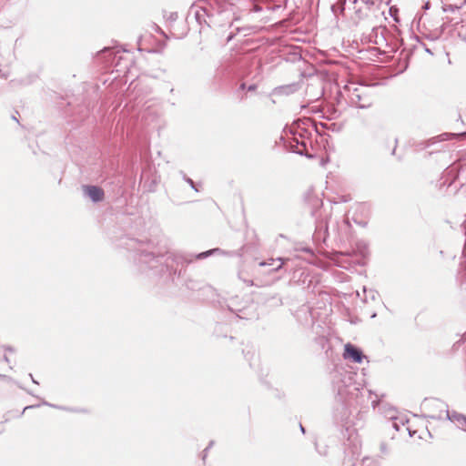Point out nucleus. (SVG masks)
I'll use <instances>...</instances> for the list:
<instances>
[{"instance_id":"nucleus-1","label":"nucleus","mask_w":466,"mask_h":466,"mask_svg":"<svg viewBox=\"0 0 466 466\" xmlns=\"http://www.w3.org/2000/svg\"><path fill=\"white\" fill-rule=\"evenodd\" d=\"M332 387L335 392L333 420L335 424L345 430L349 441L356 435V414L358 407L363 403V392L353 381L349 372H336L332 377Z\"/></svg>"},{"instance_id":"nucleus-2","label":"nucleus","mask_w":466,"mask_h":466,"mask_svg":"<svg viewBox=\"0 0 466 466\" xmlns=\"http://www.w3.org/2000/svg\"><path fill=\"white\" fill-rule=\"evenodd\" d=\"M157 274L165 283L170 280L175 286L179 288L185 286L190 290L203 289L198 281L186 278L187 268L184 264H157L150 268L148 275L149 277H157Z\"/></svg>"},{"instance_id":"nucleus-3","label":"nucleus","mask_w":466,"mask_h":466,"mask_svg":"<svg viewBox=\"0 0 466 466\" xmlns=\"http://www.w3.org/2000/svg\"><path fill=\"white\" fill-rule=\"evenodd\" d=\"M229 311L236 314L240 319L254 320L258 319V306L249 299H239L238 297L230 298L227 302Z\"/></svg>"},{"instance_id":"nucleus-4","label":"nucleus","mask_w":466,"mask_h":466,"mask_svg":"<svg viewBox=\"0 0 466 466\" xmlns=\"http://www.w3.org/2000/svg\"><path fill=\"white\" fill-rule=\"evenodd\" d=\"M168 256L167 260L171 259L172 262H193V260H202L206 259L212 255H220L225 258H233L235 252H228L224 251L219 248H211L207 251L196 253V254H187L182 252H168Z\"/></svg>"},{"instance_id":"nucleus-5","label":"nucleus","mask_w":466,"mask_h":466,"mask_svg":"<svg viewBox=\"0 0 466 466\" xmlns=\"http://www.w3.org/2000/svg\"><path fill=\"white\" fill-rule=\"evenodd\" d=\"M434 405L441 412L444 411V416L441 413L439 415H430L429 417L434 420L446 419L454 422L458 428L466 431V416L457 411H449L448 404L439 400H434Z\"/></svg>"},{"instance_id":"nucleus-6","label":"nucleus","mask_w":466,"mask_h":466,"mask_svg":"<svg viewBox=\"0 0 466 466\" xmlns=\"http://www.w3.org/2000/svg\"><path fill=\"white\" fill-rule=\"evenodd\" d=\"M290 133L293 135V138L290 141H285V147L294 153L306 156L304 149H306L307 145L304 138L309 135V131L305 128L298 127L294 132L290 130ZM309 157H310L309 156Z\"/></svg>"},{"instance_id":"nucleus-7","label":"nucleus","mask_w":466,"mask_h":466,"mask_svg":"<svg viewBox=\"0 0 466 466\" xmlns=\"http://www.w3.org/2000/svg\"><path fill=\"white\" fill-rule=\"evenodd\" d=\"M271 264H243V268L238 270V278L248 285H253V275L259 274L265 266H270Z\"/></svg>"},{"instance_id":"nucleus-8","label":"nucleus","mask_w":466,"mask_h":466,"mask_svg":"<svg viewBox=\"0 0 466 466\" xmlns=\"http://www.w3.org/2000/svg\"><path fill=\"white\" fill-rule=\"evenodd\" d=\"M364 87H355L350 95L351 105L358 108H368L372 105L371 98L364 93Z\"/></svg>"},{"instance_id":"nucleus-9","label":"nucleus","mask_w":466,"mask_h":466,"mask_svg":"<svg viewBox=\"0 0 466 466\" xmlns=\"http://www.w3.org/2000/svg\"><path fill=\"white\" fill-rule=\"evenodd\" d=\"M343 357L346 360H350L354 363H361L363 359L366 358L363 351L351 343H347L344 346Z\"/></svg>"},{"instance_id":"nucleus-10","label":"nucleus","mask_w":466,"mask_h":466,"mask_svg":"<svg viewBox=\"0 0 466 466\" xmlns=\"http://www.w3.org/2000/svg\"><path fill=\"white\" fill-rule=\"evenodd\" d=\"M83 193L86 197L89 198L94 203H99L105 198L104 189L95 185H83Z\"/></svg>"},{"instance_id":"nucleus-11","label":"nucleus","mask_w":466,"mask_h":466,"mask_svg":"<svg viewBox=\"0 0 466 466\" xmlns=\"http://www.w3.org/2000/svg\"><path fill=\"white\" fill-rule=\"evenodd\" d=\"M121 246L125 247L127 249L143 253L144 252V246H149L150 241L149 240H143V239H137L133 238H125L121 239Z\"/></svg>"},{"instance_id":"nucleus-12","label":"nucleus","mask_w":466,"mask_h":466,"mask_svg":"<svg viewBox=\"0 0 466 466\" xmlns=\"http://www.w3.org/2000/svg\"><path fill=\"white\" fill-rule=\"evenodd\" d=\"M190 12L194 13V17L199 25L207 24L208 25H209L207 21V18L212 17L213 13H210V10L208 8V6L194 5L191 7Z\"/></svg>"},{"instance_id":"nucleus-13","label":"nucleus","mask_w":466,"mask_h":466,"mask_svg":"<svg viewBox=\"0 0 466 466\" xmlns=\"http://www.w3.org/2000/svg\"><path fill=\"white\" fill-rule=\"evenodd\" d=\"M451 136H452V135L448 134V133H443L438 137H431V138L426 140L425 142H423L424 148H428V147L437 145L436 148H434L432 151H431L430 154H432L433 152L441 151L443 149V146L439 145V144L449 139V137Z\"/></svg>"},{"instance_id":"nucleus-14","label":"nucleus","mask_w":466,"mask_h":466,"mask_svg":"<svg viewBox=\"0 0 466 466\" xmlns=\"http://www.w3.org/2000/svg\"><path fill=\"white\" fill-rule=\"evenodd\" d=\"M204 3V5L208 6L213 15L224 12L228 6L227 0H205Z\"/></svg>"},{"instance_id":"nucleus-15","label":"nucleus","mask_w":466,"mask_h":466,"mask_svg":"<svg viewBox=\"0 0 466 466\" xmlns=\"http://www.w3.org/2000/svg\"><path fill=\"white\" fill-rule=\"evenodd\" d=\"M354 252L357 254V256L360 257V258H367L370 254L368 244L363 240L357 241L355 244Z\"/></svg>"},{"instance_id":"nucleus-16","label":"nucleus","mask_w":466,"mask_h":466,"mask_svg":"<svg viewBox=\"0 0 466 466\" xmlns=\"http://www.w3.org/2000/svg\"><path fill=\"white\" fill-rule=\"evenodd\" d=\"M389 416H390V419L392 420L391 421L392 428H394L397 431H399L400 430V426H404L405 423L408 422V420H406L404 418L397 417L393 413L389 414Z\"/></svg>"},{"instance_id":"nucleus-17","label":"nucleus","mask_w":466,"mask_h":466,"mask_svg":"<svg viewBox=\"0 0 466 466\" xmlns=\"http://www.w3.org/2000/svg\"><path fill=\"white\" fill-rule=\"evenodd\" d=\"M328 235V231H315L313 234V238L317 242H325Z\"/></svg>"},{"instance_id":"nucleus-18","label":"nucleus","mask_w":466,"mask_h":466,"mask_svg":"<svg viewBox=\"0 0 466 466\" xmlns=\"http://www.w3.org/2000/svg\"><path fill=\"white\" fill-rule=\"evenodd\" d=\"M180 174L182 175L183 179L190 186V187L194 189L196 192H198V189L196 187L195 182L190 177H188L183 171H181Z\"/></svg>"},{"instance_id":"nucleus-19","label":"nucleus","mask_w":466,"mask_h":466,"mask_svg":"<svg viewBox=\"0 0 466 466\" xmlns=\"http://www.w3.org/2000/svg\"><path fill=\"white\" fill-rule=\"evenodd\" d=\"M315 231H328L327 221H325V220L317 221Z\"/></svg>"},{"instance_id":"nucleus-20","label":"nucleus","mask_w":466,"mask_h":466,"mask_svg":"<svg viewBox=\"0 0 466 466\" xmlns=\"http://www.w3.org/2000/svg\"><path fill=\"white\" fill-rule=\"evenodd\" d=\"M352 220L355 224L360 226L361 228H366L368 225V221L366 219H359L356 215L352 217Z\"/></svg>"},{"instance_id":"nucleus-21","label":"nucleus","mask_w":466,"mask_h":466,"mask_svg":"<svg viewBox=\"0 0 466 466\" xmlns=\"http://www.w3.org/2000/svg\"><path fill=\"white\" fill-rule=\"evenodd\" d=\"M214 443H215L214 441H210L208 445V447L203 451L202 461H203L204 463L206 461V458L208 456V452L213 447Z\"/></svg>"},{"instance_id":"nucleus-22","label":"nucleus","mask_w":466,"mask_h":466,"mask_svg":"<svg viewBox=\"0 0 466 466\" xmlns=\"http://www.w3.org/2000/svg\"><path fill=\"white\" fill-rule=\"evenodd\" d=\"M363 461H359V460H356L355 461L351 462L350 461H345L344 462V466H362L363 464Z\"/></svg>"},{"instance_id":"nucleus-23","label":"nucleus","mask_w":466,"mask_h":466,"mask_svg":"<svg viewBox=\"0 0 466 466\" xmlns=\"http://www.w3.org/2000/svg\"><path fill=\"white\" fill-rule=\"evenodd\" d=\"M288 240L287 237L284 236L283 234H279L277 238H276V243L277 244H281L283 241H286Z\"/></svg>"},{"instance_id":"nucleus-24","label":"nucleus","mask_w":466,"mask_h":466,"mask_svg":"<svg viewBox=\"0 0 466 466\" xmlns=\"http://www.w3.org/2000/svg\"><path fill=\"white\" fill-rule=\"evenodd\" d=\"M257 88H258L257 84H251V85H249V86L247 87V90H248V92H253V91H255Z\"/></svg>"},{"instance_id":"nucleus-25","label":"nucleus","mask_w":466,"mask_h":466,"mask_svg":"<svg viewBox=\"0 0 466 466\" xmlns=\"http://www.w3.org/2000/svg\"><path fill=\"white\" fill-rule=\"evenodd\" d=\"M44 404L51 406V404H49V403H47V402H44ZM52 407H56V408H57V409L64 410H70V411H72V410H73L72 409L66 408V407H59V406H54V405H52Z\"/></svg>"},{"instance_id":"nucleus-26","label":"nucleus","mask_w":466,"mask_h":466,"mask_svg":"<svg viewBox=\"0 0 466 466\" xmlns=\"http://www.w3.org/2000/svg\"><path fill=\"white\" fill-rule=\"evenodd\" d=\"M277 260L279 262H281V263H284V262H288L289 260V258H278Z\"/></svg>"},{"instance_id":"nucleus-27","label":"nucleus","mask_w":466,"mask_h":466,"mask_svg":"<svg viewBox=\"0 0 466 466\" xmlns=\"http://www.w3.org/2000/svg\"><path fill=\"white\" fill-rule=\"evenodd\" d=\"M283 265L284 264H279V266L277 268H274L271 270L274 271V272H277V271H279L282 268Z\"/></svg>"},{"instance_id":"nucleus-28","label":"nucleus","mask_w":466,"mask_h":466,"mask_svg":"<svg viewBox=\"0 0 466 466\" xmlns=\"http://www.w3.org/2000/svg\"><path fill=\"white\" fill-rule=\"evenodd\" d=\"M5 350L8 351V352H14L15 351L14 349L12 347H10V346L5 347Z\"/></svg>"},{"instance_id":"nucleus-29","label":"nucleus","mask_w":466,"mask_h":466,"mask_svg":"<svg viewBox=\"0 0 466 466\" xmlns=\"http://www.w3.org/2000/svg\"><path fill=\"white\" fill-rule=\"evenodd\" d=\"M453 10H454V7L452 5H449L444 8V11H453Z\"/></svg>"},{"instance_id":"nucleus-30","label":"nucleus","mask_w":466,"mask_h":466,"mask_svg":"<svg viewBox=\"0 0 466 466\" xmlns=\"http://www.w3.org/2000/svg\"><path fill=\"white\" fill-rule=\"evenodd\" d=\"M247 87L248 86H246L245 83H241L240 86H239V89H241V90L247 89Z\"/></svg>"},{"instance_id":"nucleus-31","label":"nucleus","mask_w":466,"mask_h":466,"mask_svg":"<svg viewBox=\"0 0 466 466\" xmlns=\"http://www.w3.org/2000/svg\"><path fill=\"white\" fill-rule=\"evenodd\" d=\"M424 8H425V9H429V8H430V2H426V3L424 4Z\"/></svg>"},{"instance_id":"nucleus-32","label":"nucleus","mask_w":466,"mask_h":466,"mask_svg":"<svg viewBox=\"0 0 466 466\" xmlns=\"http://www.w3.org/2000/svg\"><path fill=\"white\" fill-rule=\"evenodd\" d=\"M396 144H397V139H395V147H394V148L392 149V153H391L392 155H394V154H395L396 147H397V146H396Z\"/></svg>"},{"instance_id":"nucleus-33","label":"nucleus","mask_w":466,"mask_h":466,"mask_svg":"<svg viewBox=\"0 0 466 466\" xmlns=\"http://www.w3.org/2000/svg\"><path fill=\"white\" fill-rule=\"evenodd\" d=\"M176 17H177V14L176 13L170 15V18L171 19H176Z\"/></svg>"},{"instance_id":"nucleus-34","label":"nucleus","mask_w":466,"mask_h":466,"mask_svg":"<svg viewBox=\"0 0 466 466\" xmlns=\"http://www.w3.org/2000/svg\"><path fill=\"white\" fill-rule=\"evenodd\" d=\"M29 376L31 377L32 379V381L35 384H38V382L35 380V379L33 378L32 374H29Z\"/></svg>"},{"instance_id":"nucleus-35","label":"nucleus","mask_w":466,"mask_h":466,"mask_svg":"<svg viewBox=\"0 0 466 466\" xmlns=\"http://www.w3.org/2000/svg\"><path fill=\"white\" fill-rule=\"evenodd\" d=\"M299 429L302 433H305V428L301 424L299 425Z\"/></svg>"},{"instance_id":"nucleus-36","label":"nucleus","mask_w":466,"mask_h":466,"mask_svg":"<svg viewBox=\"0 0 466 466\" xmlns=\"http://www.w3.org/2000/svg\"><path fill=\"white\" fill-rule=\"evenodd\" d=\"M4 360H5V361H6L7 363H9V362H10V360H9V359H8V357H7L6 355H5V356H4Z\"/></svg>"},{"instance_id":"nucleus-37","label":"nucleus","mask_w":466,"mask_h":466,"mask_svg":"<svg viewBox=\"0 0 466 466\" xmlns=\"http://www.w3.org/2000/svg\"><path fill=\"white\" fill-rule=\"evenodd\" d=\"M204 289H205L206 290H208V291H211V287H209V286H207V287H205Z\"/></svg>"},{"instance_id":"nucleus-38","label":"nucleus","mask_w":466,"mask_h":466,"mask_svg":"<svg viewBox=\"0 0 466 466\" xmlns=\"http://www.w3.org/2000/svg\"><path fill=\"white\" fill-rule=\"evenodd\" d=\"M321 265L324 266V267H322V268L326 269L327 266H329V264L324 263V264H321Z\"/></svg>"},{"instance_id":"nucleus-39","label":"nucleus","mask_w":466,"mask_h":466,"mask_svg":"<svg viewBox=\"0 0 466 466\" xmlns=\"http://www.w3.org/2000/svg\"><path fill=\"white\" fill-rule=\"evenodd\" d=\"M305 262L310 263V262H315V261L311 260V259H305Z\"/></svg>"},{"instance_id":"nucleus-40","label":"nucleus","mask_w":466,"mask_h":466,"mask_svg":"<svg viewBox=\"0 0 466 466\" xmlns=\"http://www.w3.org/2000/svg\"><path fill=\"white\" fill-rule=\"evenodd\" d=\"M305 310H306V312L310 313V309H309V308H306V309H305Z\"/></svg>"},{"instance_id":"nucleus-41","label":"nucleus","mask_w":466,"mask_h":466,"mask_svg":"<svg viewBox=\"0 0 466 466\" xmlns=\"http://www.w3.org/2000/svg\"><path fill=\"white\" fill-rule=\"evenodd\" d=\"M32 407H33V406H27V407H25V408H24V410H27V409H30V408H32Z\"/></svg>"},{"instance_id":"nucleus-42","label":"nucleus","mask_w":466,"mask_h":466,"mask_svg":"<svg viewBox=\"0 0 466 466\" xmlns=\"http://www.w3.org/2000/svg\"><path fill=\"white\" fill-rule=\"evenodd\" d=\"M359 208L364 209V206L361 205V206L359 207Z\"/></svg>"},{"instance_id":"nucleus-43","label":"nucleus","mask_w":466,"mask_h":466,"mask_svg":"<svg viewBox=\"0 0 466 466\" xmlns=\"http://www.w3.org/2000/svg\"><path fill=\"white\" fill-rule=\"evenodd\" d=\"M307 252H309L311 255H313L310 251V249H306Z\"/></svg>"},{"instance_id":"nucleus-44","label":"nucleus","mask_w":466,"mask_h":466,"mask_svg":"<svg viewBox=\"0 0 466 466\" xmlns=\"http://www.w3.org/2000/svg\"><path fill=\"white\" fill-rule=\"evenodd\" d=\"M357 2V0H353V3L355 4Z\"/></svg>"}]
</instances>
